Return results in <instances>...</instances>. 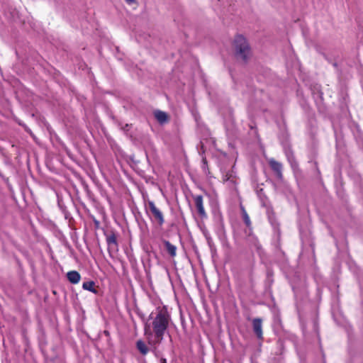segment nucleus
Segmentation results:
<instances>
[{
	"mask_svg": "<svg viewBox=\"0 0 363 363\" xmlns=\"http://www.w3.org/2000/svg\"><path fill=\"white\" fill-rule=\"evenodd\" d=\"M150 319L151 322L145 326V335L152 350L155 351L164 339L171 322V315L166 307H158L155 315L151 314Z\"/></svg>",
	"mask_w": 363,
	"mask_h": 363,
	"instance_id": "nucleus-1",
	"label": "nucleus"
},
{
	"mask_svg": "<svg viewBox=\"0 0 363 363\" xmlns=\"http://www.w3.org/2000/svg\"><path fill=\"white\" fill-rule=\"evenodd\" d=\"M234 46L237 57L245 61L250 54L246 39L241 35H237L234 40Z\"/></svg>",
	"mask_w": 363,
	"mask_h": 363,
	"instance_id": "nucleus-2",
	"label": "nucleus"
},
{
	"mask_svg": "<svg viewBox=\"0 0 363 363\" xmlns=\"http://www.w3.org/2000/svg\"><path fill=\"white\" fill-rule=\"evenodd\" d=\"M148 208L154 219L160 225H162L164 223V219L161 211L157 208L155 203L152 201H148Z\"/></svg>",
	"mask_w": 363,
	"mask_h": 363,
	"instance_id": "nucleus-3",
	"label": "nucleus"
},
{
	"mask_svg": "<svg viewBox=\"0 0 363 363\" xmlns=\"http://www.w3.org/2000/svg\"><path fill=\"white\" fill-rule=\"evenodd\" d=\"M194 200L200 218L202 220L207 218V213L203 206V197L197 195L194 196Z\"/></svg>",
	"mask_w": 363,
	"mask_h": 363,
	"instance_id": "nucleus-4",
	"label": "nucleus"
},
{
	"mask_svg": "<svg viewBox=\"0 0 363 363\" xmlns=\"http://www.w3.org/2000/svg\"><path fill=\"white\" fill-rule=\"evenodd\" d=\"M106 242L108 245V250L109 252L118 251L116 236L114 234L108 235L106 238Z\"/></svg>",
	"mask_w": 363,
	"mask_h": 363,
	"instance_id": "nucleus-5",
	"label": "nucleus"
},
{
	"mask_svg": "<svg viewBox=\"0 0 363 363\" xmlns=\"http://www.w3.org/2000/svg\"><path fill=\"white\" fill-rule=\"evenodd\" d=\"M253 330L259 339L262 338V324L260 318H255L252 321Z\"/></svg>",
	"mask_w": 363,
	"mask_h": 363,
	"instance_id": "nucleus-6",
	"label": "nucleus"
},
{
	"mask_svg": "<svg viewBox=\"0 0 363 363\" xmlns=\"http://www.w3.org/2000/svg\"><path fill=\"white\" fill-rule=\"evenodd\" d=\"M67 277L69 281L74 284H78L81 279L79 273L77 271H70L67 272Z\"/></svg>",
	"mask_w": 363,
	"mask_h": 363,
	"instance_id": "nucleus-7",
	"label": "nucleus"
},
{
	"mask_svg": "<svg viewBox=\"0 0 363 363\" xmlns=\"http://www.w3.org/2000/svg\"><path fill=\"white\" fill-rule=\"evenodd\" d=\"M269 164L271 168L277 174L279 177L281 176V164L275 161L274 159H270L269 160Z\"/></svg>",
	"mask_w": 363,
	"mask_h": 363,
	"instance_id": "nucleus-8",
	"label": "nucleus"
},
{
	"mask_svg": "<svg viewBox=\"0 0 363 363\" xmlns=\"http://www.w3.org/2000/svg\"><path fill=\"white\" fill-rule=\"evenodd\" d=\"M136 347L143 355H146L150 350L145 342L141 340L136 342Z\"/></svg>",
	"mask_w": 363,
	"mask_h": 363,
	"instance_id": "nucleus-9",
	"label": "nucleus"
},
{
	"mask_svg": "<svg viewBox=\"0 0 363 363\" xmlns=\"http://www.w3.org/2000/svg\"><path fill=\"white\" fill-rule=\"evenodd\" d=\"M163 242L169 255L172 257H175L177 255V247L167 240H164Z\"/></svg>",
	"mask_w": 363,
	"mask_h": 363,
	"instance_id": "nucleus-10",
	"label": "nucleus"
},
{
	"mask_svg": "<svg viewBox=\"0 0 363 363\" xmlns=\"http://www.w3.org/2000/svg\"><path fill=\"white\" fill-rule=\"evenodd\" d=\"M82 288L84 290H87L95 294L98 293L97 290L95 289V283L93 281L84 282L82 284Z\"/></svg>",
	"mask_w": 363,
	"mask_h": 363,
	"instance_id": "nucleus-11",
	"label": "nucleus"
},
{
	"mask_svg": "<svg viewBox=\"0 0 363 363\" xmlns=\"http://www.w3.org/2000/svg\"><path fill=\"white\" fill-rule=\"evenodd\" d=\"M155 116L156 119L161 123H164L167 120V116L166 113L161 111H157L155 112Z\"/></svg>",
	"mask_w": 363,
	"mask_h": 363,
	"instance_id": "nucleus-12",
	"label": "nucleus"
},
{
	"mask_svg": "<svg viewBox=\"0 0 363 363\" xmlns=\"http://www.w3.org/2000/svg\"><path fill=\"white\" fill-rule=\"evenodd\" d=\"M243 220L247 226H250L251 224L250 219L246 211L243 209Z\"/></svg>",
	"mask_w": 363,
	"mask_h": 363,
	"instance_id": "nucleus-13",
	"label": "nucleus"
},
{
	"mask_svg": "<svg viewBox=\"0 0 363 363\" xmlns=\"http://www.w3.org/2000/svg\"><path fill=\"white\" fill-rule=\"evenodd\" d=\"M160 363H167V359L165 358H161Z\"/></svg>",
	"mask_w": 363,
	"mask_h": 363,
	"instance_id": "nucleus-14",
	"label": "nucleus"
},
{
	"mask_svg": "<svg viewBox=\"0 0 363 363\" xmlns=\"http://www.w3.org/2000/svg\"><path fill=\"white\" fill-rule=\"evenodd\" d=\"M126 2L129 4L134 3L136 0H125Z\"/></svg>",
	"mask_w": 363,
	"mask_h": 363,
	"instance_id": "nucleus-15",
	"label": "nucleus"
}]
</instances>
